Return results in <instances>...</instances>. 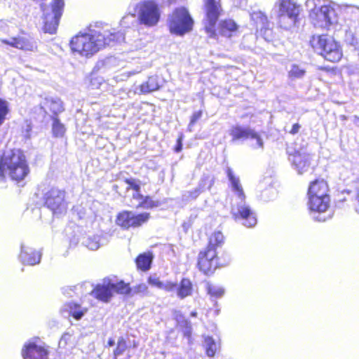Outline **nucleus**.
I'll use <instances>...</instances> for the list:
<instances>
[{
  "label": "nucleus",
  "instance_id": "1",
  "mask_svg": "<svg viewBox=\"0 0 359 359\" xmlns=\"http://www.w3.org/2000/svg\"><path fill=\"white\" fill-rule=\"evenodd\" d=\"M124 40V35L121 32H111L100 28L97 25L89 27L83 32L72 38L70 46L73 52L89 57L99 51L105 46H110L114 42H120Z\"/></svg>",
  "mask_w": 359,
  "mask_h": 359
},
{
  "label": "nucleus",
  "instance_id": "2",
  "mask_svg": "<svg viewBox=\"0 0 359 359\" xmlns=\"http://www.w3.org/2000/svg\"><path fill=\"white\" fill-rule=\"evenodd\" d=\"M29 173V168L23 152L19 149L6 151L0 159V184L4 182L5 175L18 184Z\"/></svg>",
  "mask_w": 359,
  "mask_h": 359
},
{
  "label": "nucleus",
  "instance_id": "3",
  "mask_svg": "<svg viewBox=\"0 0 359 359\" xmlns=\"http://www.w3.org/2000/svg\"><path fill=\"white\" fill-rule=\"evenodd\" d=\"M129 14L121 20V25L126 27L130 18L137 17L138 23L145 27H153L158 25L161 18V10L158 3L154 0H142L135 3L133 0L128 7Z\"/></svg>",
  "mask_w": 359,
  "mask_h": 359
},
{
  "label": "nucleus",
  "instance_id": "4",
  "mask_svg": "<svg viewBox=\"0 0 359 359\" xmlns=\"http://www.w3.org/2000/svg\"><path fill=\"white\" fill-rule=\"evenodd\" d=\"M305 7L315 27L329 29L337 23L336 9H339L338 4L331 0H306Z\"/></svg>",
  "mask_w": 359,
  "mask_h": 359
},
{
  "label": "nucleus",
  "instance_id": "5",
  "mask_svg": "<svg viewBox=\"0 0 359 359\" xmlns=\"http://www.w3.org/2000/svg\"><path fill=\"white\" fill-rule=\"evenodd\" d=\"M300 13L301 6L296 0H276L271 16L279 27L289 30L299 22Z\"/></svg>",
  "mask_w": 359,
  "mask_h": 359
},
{
  "label": "nucleus",
  "instance_id": "6",
  "mask_svg": "<svg viewBox=\"0 0 359 359\" xmlns=\"http://www.w3.org/2000/svg\"><path fill=\"white\" fill-rule=\"evenodd\" d=\"M310 43L314 50L327 61L337 62L342 57L340 46L330 36H313Z\"/></svg>",
  "mask_w": 359,
  "mask_h": 359
},
{
  "label": "nucleus",
  "instance_id": "7",
  "mask_svg": "<svg viewBox=\"0 0 359 359\" xmlns=\"http://www.w3.org/2000/svg\"><path fill=\"white\" fill-rule=\"evenodd\" d=\"M245 198V195L232 198L231 214L236 222L247 228H252L257 224V217L255 212L246 203Z\"/></svg>",
  "mask_w": 359,
  "mask_h": 359
},
{
  "label": "nucleus",
  "instance_id": "8",
  "mask_svg": "<svg viewBox=\"0 0 359 359\" xmlns=\"http://www.w3.org/2000/svg\"><path fill=\"white\" fill-rule=\"evenodd\" d=\"M167 24L171 34L184 36L192 30L194 20L186 8L179 7L168 16Z\"/></svg>",
  "mask_w": 359,
  "mask_h": 359
},
{
  "label": "nucleus",
  "instance_id": "9",
  "mask_svg": "<svg viewBox=\"0 0 359 359\" xmlns=\"http://www.w3.org/2000/svg\"><path fill=\"white\" fill-rule=\"evenodd\" d=\"M229 135L232 137V142L249 141V145L254 149H263L264 140L261 135L250 126H243L239 124L233 126L229 130Z\"/></svg>",
  "mask_w": 359,
  "mask_h": 359
},
{
  "label": "nucleus",
  "instance_id": "10",
  "mask_svg": "<svg viewBox=\"0 0 359 359\" xmlns=\"http://www.w3.org/2000/svg\"><path fill=\"white\" fill-rule=\"evenodd\" d=\"M64 6V0H54L50 6H41L44 32L50 34L55 33L63 13Z\"/></svg>",
  "mask_w": 359,
  "mask_h": 359
},
{
  "label": "nucleus",
  "instance_id": "11",
  "mask_svg": "<svg viewBox=\"0 0 359 359\" xmlns=\"http://www.w3.org/2000/svg\"><path fill=\"white\" fill-rule=\"evenodd\" d=\"M205 13V29L210 36L215 35V25L222 11L220 0H203Z\"/></svg>",
  "mask_w": 359,
  "mask_h": 359
},
{
  "label": "nucleus",
  "instance_id": "12",
  "mask_svg": "<svg viewBox=\"0 0 359 359\" xmlns=\"http://www.w3.org/2000/svg\"><path fill=\"white\" fill-rule=\"evenodd\" d=\"M65 198L64 190L53 187L43 195L44 205L53 212V215H62L67 208V203Z\"/></svg>",
  "mask_w": 359,
  "mask_h": 359
},
{
  "label": "nucleus",
  "instance_id": "13",
  "mask_svg": "<svg viewBox=\"0 0 359 359\" xmlns=\"http://www.w3.org/2000/svg\"><path fill=\"white\" fill-rule=\"evenodd\" d=\"M150 215L147 212L136 215L131 211H123L118 215L116 224L126 229L130 227L136 228L146 223Z\"/></svg>",
  "mask_w": 359,
  "mask_h": 359
},
{
  "label": "nucleus",
  "instance_id": "14",
  "mask_svg": "<svg viewBox=\"0 0 359 359\" xmlns=\"http://www.w3.org/2000/svg\"><path fill=\"white\" fill-rule=\"evenodd\" d=\"M316 198L318 200L313 199V203H311V197L308 196L307 205L309 210L311 214H313V217L315 220L325 222L326 217L321 215V213H324L328 209L330 202V196H316Z\"/></svg>",
  "mask_w": 359,
  "mask_h": 359
},
{
  "label": "nucleus",
  "instance_id": "15",
  "mask_svg": "<svg viewBox=\"0 0 359 359\" xmlns=\"http://www.w3.org/2000/svg\"><path fill=\"white\" fill-rule=\"evenodd\" d=\"M198 266L204 273H212L217 266V252L207 248L201 251L198 255Z\"/></svg>",
  "mask_w": 359,
  "mask_h": 359
},
{
  "label": "nucleus",
  "instance_id": "16",
  "mask_svg": "<svg viewBox=\"0 0 359 359\" xmlns=\"http://www.w3.org/2000/svg\"><path fill=\"white\" fill-rule=\"evenodd\" d=\"M289 160L292 162L293 167L302 174L309 169L311 164V156L304 150L295 151L293 154L289 153Z\"/></svg>",
  "mask_w": 359,
  "mask_h": 359
},
{
  "label": "nucleus",
  "instance_id": "17",
  "mask_svg": "<svg viewBox=\"0 0 359 359\" xmlns=\"http://www.w3.org/2000/svg\"><path fill=\"white\" fill-rule=\"evenodd\" d=\"M22 355L23 359H48V351L34 342H29L24 345Z\"/></svg>",
  "mask_w": 359,
  "mask_h": 359
},
{
  "label": "nucleus",
  "instance_id": "18",
  "mask_svg": "<svg viewBox=\"0 0 359 359\" xmlns=\"http://www.w3.org/2000/svg\"><path fill=\"white\" fill-rule=\"evenodd\" d=\"M41 258V253L39 251H36L32 248L24 244L21 245L19 259L23 264L30 266L36 265L40 262Z\"/></svg>",
  "mask_w": 359,
  "mask_h": 359
},
{
  "label": "nucleus",
  "instance_id": "19",
  "mask_svg": "<svg viewBox=\"0 0 359 359\" xmlns=\"http://www.w3.org/2000/svg\"><path fill=\"white\" fill-rule=\"evenodd\" d=\"M327 192L328 187L326 182L323 180H317L310 184L307 195L311 197V203H313V199L318 200L316 196H330Z\"/></svg>",
  "mask_w": 359,
  "mask_h": 359
},
{
  "label": "nucleus",
  "instance_id": "20",
  "mask_svg": "<svg viewBox=\"0 0 359 359\" xmlns=\"http://www.w3.org/2000/svg\"><path fill=\"white\" fill-rule=\"evenodd\" d=\"M41 108L45 113L46 109L48 108L53 112V116H56L64 111L62 102L57 97L46 96L40 102Z\"/></svg>",
  "mask_w": 359,
  "mask_h": 359
},
{
  "label": "nucleus",
  "instance_id": "21",
  "mask_svg": "<svg viewBox=\"0 0 359 359\" xmlns=\"http://www.w3.org/2000/svg\"><path fill=\"white\" fill-rule=\"evenodd\" d=\"M0 40L4 44L21 50H30L33 48V45L29 41L23 36L0 39Z\"/></svg>",
  "mask_w": 359,
  "mask_h": 359
},
{
  "label": "nucleus",
  "instance_id": "22",
  "mask_svg": "<svg viewBox=\"0 0 359 359\" xmlns=\"http://www.w3.org/2000/svg\"><path fill=\"white\" fill-rule=\"evenodd\" d=\"M226 174L230 182L231 190L234 194L233 197L244 196L245 193L241 184L240 179L235 175L233 170L230 167L226 168Z\"/></svg>",
  "mask_w": 359,
  "mask_h": 359
},
{
  "label": "nucleus",
  "instance_id": "23",
  "mask_svg": "<svg viewBox=\"0 0 359 359\" xmlns=\"http://www.w3.org/2000/svg\"><path fill=\"white\" fill-rule=\"evenodd\" d=\"M91 294L96 299L104 302H108L113 295L110 283H108L107 285H97L92 291Z\"/></svg>",
  "mask_w": 359,
  "mask_h": 359
},
{
  "label": "nucleus",
  "instance_id": "24",
  "mask_svg": "<svg viewBox=\"0 0 359 359\" xmlns=\"http://www.w3.org/2000/svg\"><path fill=\"white\" fill-rule=\"evenodd\" d=\"M161 81L157 75L151 76L147 81L140 86V92L142 94H148L156 91L161 87Z\"/></svg>",
  "mask_w": 359,
  "mask_h": 359
},
{
  "label": "nucleus",
  "instance_id": "25",
  "mask_svg": "<svg viewBox=\"0 0 359 359\" xmlns=\"http://www.w3.org/2000/svg\"><path fill=\"white\" fill-rule=\"evenodd\" d=\"M238 25L231 19L220 21L218 27L219 33L225 37H231L236 32Z\"/></svg>",
  "mask_w": 359,
  "mask_h": 359
},
{
  "label": "nucleus",
  "instance_id": "26",
  "mask_svg": "<svg viewBox=\"0 0 359 359\" xmlns=\"http://www.w3.org/2000/svg\"><path fill=\"white\" fill-rule=\"evenodd\" d=\"M193 285L191 280L184 278L179 285L177 284L176 292L178 298L183 299L192 294Z\"/></svg>",
  "mask_w": 359,
  "mask_h": 359
},
{
  "label": "nucleus",
  "instance_id": "27",
  "mask_svg": "<svg viewBox=\"0 0 359 359\" xmlns=\"http://www.w3.org/2000/svg\"><path fill=\"white\" fill-rule=\"evenodd\" d=\"M69 314L76 320H80L87 312V309L74 302H69L65 306Z\"/></svg>",
  "mask_w": 359,
  "mask_h": 359
},
{
  "label": "nucleus",
  "instance_id": "28",
  "mask_svg": "<svg viewBox=\"0 0 359 359\" xmlns=\"http://www.w3.org/2000/svg\"><path fill=\"white\" fill-rule=\"evenodd\" d=\"M250 18L257 26L261 29L266 28L269 25V21L266 13L261 11H255L250 13Z\"/></svg>",
  "mask_w": 359,
  "mask_h": 359
},
{
  "label": "nucleus",
  "instance_id": "29",
  "mask_svg": "<svg viewBox=\"0 0 359 359\" xmlns=\"http://www.w3.org/2000/svg\"><path fill=\"white\" fill-rule=\"evenodd\" d=\"M339 9L343 12L346 17L359 22V7L353 5L339 4Z\"/></svg>",
  "mask_w": 359,
  "mask_h": 359
},
{
  "label": "nucleus",
  "instance_id": "30",
  "mask_svg": "<svg viewBox=\"0 0 359 359\" xmlns=\"http://www.w3.org/2000/svg\"><path fill=\"white\" fill-rule=\"evenodd\" d=\"M81 243L83 246L86 247L90 250H96L101 245L100 237L97 235L83 237Z\"/></svg>",
  "mask_w": 359,
  "mask_h": 359
},
{
  "label": "nucleus",
  "instance_id": "31",
  "mask_svg": "<svg viewBox=\"0 0 359 359\" xmlns=\"http://www.w3.org/2000/svg\"><path fill=\"white\" fill-rule=\"evenodd\" d=\"M52 132L53 135L55 137H62L66 132V128L63 123L56 116H52Z\"/></svg>",
  "mask_w": 359,
  "mask_h": 359
},
{
  "label": "nucleus",
  "instance_id": "32",
  "mask_svg": "<svg viewBox=\"0 0 359 359\" xmlns=\"http://www.w3.org/2000/svg\"><path fill=\"white\" fill-rule=\"evenodd\" d=\"M306 69L302 66L297 64H292L288 71V77L291 80L301 79L306 74Z\"/></svg>",
  "mask_w": 359,
  "mask_h": 359
},
{
  "label": "nucleus",
  "instance_id": "33",
  "mask_svg": "<svg viewBox=\"0 0 359 359\" xmlns=\"http://www.w3.org/2000/svg\"><path fill=\"white\" fill-rule=\"evenodd\" d=\"M224 243V236L221 231L214 232L209 238V243L207 247L208 250L216 251L217 248L220 247Z\"/></svg>",
  "mask_w": 359,
  "mask_h": 359
},
{
  "label": "nucleus",
  "instance_id": "34",
  "mask_svg": "<svg viewBox=\"0 0 359 359\" xmlns=\"http://www.w3.org/2000/svg\"><path fill=\"white\" fill-rule=\"evenodd\" d=\"M152 261V256L150 254H141L136 259V264L138 268L142 271L150 269Z\"/></svg>",
  "mask_w": 359,
  "mask_h": 359
},
{
  "label": "nucleus",
  "instance_id": "35",
  "mask_svg": "<svg viewBox=\"0 0 359 359\" xmlns=\"http://www.w3.org/2000/svg\"><path fill=\"white\" fill-rule=\"evenodd\" d=\"M110 283V287L113 292H116L121 294H130L131 293V287L129 284L126 283L124 281L121 280L118 283Z\"/></svg>",
  "mask_w": 359,
  "mask_h": 359
},
{
  "label": "nucleus",
  "instance_id": "36",
  "mask_svg": "<svg viewBox=\"0 0 359 359\" xmlns=\"http://www.w3.org/2000/svg\"><path fill=\"white\" fill-rule=\"evenodd\" d=\"M176 320L178 326L182 328L184 336L189 337L191 334V326L190 321L186 319L181 314L176 316Z\"/></svg>",
  "mask_w": 359,
  "mask_h": 359
},
{
  "label": "nucleus",
  "instance_id": "37",
  "mask_svg": "<svg viewBox=\"0 0 359 359\" xmlns=\"http://www.w3.org/2000/svg\"><path fill=\"white\" fill-rule=\"evenodd\" d=\"M206 290L208 294L215 298H220L224 294V290L222 287L209 283L206 284Z\"/></svg>",
  "mask_w": 359,
  "mask_h": 359
},
{
  "label": "nucleus",
  "instance_id": "38",
  "mask_svg": "<svg viewBox=\"0 0 359 359\" xmlns=\"http://www.w3.org/2000/svg\"><path fill=\"white\" fill-rule=\"evenodd\" d=\"M204 346L206 350V353L209 357L215 355L217 350V344L211 337H205Z\"/></svg>",
  "mask_w": 359,
  "mask_h": 359
},
{
  "label": "nucleus",
  "instance_id": "39",
  "mask_svg": "<svg viewBox=\"0 0 359 359\" xmlns=\"http://www.w3.org/2000/svg\"><path fill=\"white\" fill-rule=\"evenodd\" d=\"M128 346L126 341L123 337H120L117 341L116 348L114 351V358L117 359V358L123 354V353L127 349Z\"/></svg>",
  "mask_w": 359,
  "mask_h": 359
},
{
  "label": "nucleus",
  "instance_id": "40",
  "mask_svg": "<svg viewBox=\"0 0 359 359\" xmlns=\"http://www.w3.org/2000/svg\"><path fill=\"white\" fill-rule=\"evenodd\" d=\"M158 205V202L153 201L149 196H144L142 198V201H140L137 205H136V208H142L144 209H149L154 207H157Z\"/></svg>",
  "mask_w": 359,
  "mask_h": 359
},
{
  "label": "nucleus",
  "instance_id": "41",
  "mask_svg": "<svg viewBox=\"0 0 359 359\" xmlns=\"http://www.w3.org/2000/svg\"><path fill=\"white\" fill-rule=\"evenodd\" d=\"M201 193V190L200 187H196L193 191H185L182 194V200L189 201L192 199H196Z\"/></svg>",
  "mask_w": 359,
  "mask_h": 359
},
{
  "label": "nucleus",
  "instance_id": "42",
  "mask_svg": "<svg viewBox=\"0 0 359 359\" xmlns=\"http://www.w3.org/2000/svg\"><path fill=\"white\" fill-rule=\"evenodd\" d=\"M148 293V287L146 284L142 283L131 287L132 294H141L145 295Z\"/></svg>",
  "mask_w": 359,
  "mask_h": 359
},
{
  "label": "nucleus",
  "instance_id": "43",
  "mask_svg": "<svg viewBox=\"0 0 359 359\" xmlns=\"http://www.w3.org/2000/svg\"><path fill=\"white\" fill-rule=\"evenodd\" d=\"M7 113L8 102L4 100L0 99V125L3 123Z\"/></svg>",
  "mask_w": 359,
  "mask_h": 359
},
{
  "label": "nucleus",
  "instance_id": "44",
  "mask_svg": "<svg viewBox=\"0 0 359 359\" xmlns=\"http://www.w3.org/2000/svg\"><path fill=\"white\" fill-rule=\"evenodd\" d=\"M126 183L128 184L127 189H132L134 191H140V181L134 178L126 180Z\"/></svg>",
  "mask_w": 359,
  "mask_h": 359
},
{
  "label": "nucleus",
  "instance_id": "45",
  "mask_svg": "<svg viewBox=\"0 0 359 359\" xmlns=\"http://www.w3.org/2000/svg\"><path fill=\"white\" fill-rule=\"evenodd\" d=\"M276 195V191L273 188H269L264 190L262 194L261 197L264 201H269L271 198H274Z\"/></svg>",
  "mask_w": 359,
  "mask_h": 359
},
{
  "label": "nucleus",
  "instance_id": "46",
  "mask_svg": "<svg viewBox=\"0 0 359 359\" xmlns=\"http://www.w3.org/2000/svg\"><path fill=\"white\" fill-rule=\"evenodd\" d=\"M176 288H177L176 283H173L171 281H166V282H163V287H162L161 290H164L166 292H170L176 291Z\"/></svg>",
  "mask_w": 359,
  "mask_h": 359
},
{
  "label": "nucleus",
  "instance_id": "47",
  "mask_svg": "<svg viewBox=\"0 0 359 359\" xmlns=\"http://www.w3.org/2000/svg\"><path fill=\"white\" fill-rule=\"evenodd\" d=\"M148 283L154 287H156L159 289H161L163 287V282L160 280V279L155 276H150L148 279Z\"/></svg>",
  "mask_w": 359,
  "mask_h": 359
},
{
  "label": "nucleus",
  "instance_id": "48",
  "mask_svg": "<svg viewBox=\"0 0 359 359\" xmlns=\"http://www.w3.org/2000/svg\"><path fill=\"white\" fill-rule=\"evenodd\" d=\"M233 5L237 8H245L247 6L248 0H231Z\"/></svg>",
  "mask_w": 359,
  "mask_h": 359
},
{
  "label": "nucleus",
  "instance_id": "49",
  "mask_svg": "<svg viewBox=\"0 0 359 359\" xmlns=\"http://www.w3.org/2000/svg\"><path fill=\"white\" fill-rule=\"evenodd\" d=\"M202 116V111L199 110L197 111H195L193 115L191 117V123L195 124V123L201 118Z\"/></svg>",
  "mask_w": 359,
  "mask_h": 359
},
{
  "label": "nucleus",
  "instance_id": "50",
  "mask_svg": "<svg viewBox=\"0 0 359 359\" xmlns=\"http://www.w3.org/2000/svg\"><path fill=\"white\" fill-rule=\"evenodd\" d=\"M182 140H183V135L180 134L177 140V144L175 146V150L176 152H180L182 149Z\"/></svg>",
  "mask_w": 359,
  "mask_h": 359
},
{
  "label": "nucleus",
  "instance_id": "51",
  "mask_svg": "<svg viewBox=\"0 0 359 359\" xmlns=\"http://www.w3.org/2000/svg\"><path fill=\"white\" fill-rule=\"evenodd\" d=\"M300 128L301 126L299 123H294L292 126L291 130L289 131V133L292 135H295L299 132Z\"/></svg>",
  "mask_w": 359,
  "mask_h": 359
},
{
  "label": "nucleus",
  "instance_id": "52",
  "mask_svg": "<svg viewBox=\"0 0 359 359\" xmlns=\"http://www.w3.org/2000/svg\"><path fill=\"white\" fill-rule=\"evenodd\" d=\"M144 196L140 194V191H135V193L133 194V199H136L137 201H141Z\"/></svg>",
  "mask_w": 359,
  "mask_h": 359
},
{
  "label": "nucleus",
  "instance_id": "53",
  "mask_svg": "<svg viewBox=\"0 0 359 359\" xmlns=\"http://www.w3.org/2000/svg\"><path fill=\"white\" fill-rule=\"evenodd\" d=\"M356 196L355 199L358 203V206L356 208V212L359 214V180L356 182Z\"/></svg>",
  "mask_w": 359,
  "mask_h": 359
},
{
  "label": "nucleus",
  "instance_id": "54",
  "mask_svg": "<svg viewBox=\"0 0 359 359\" xmlns=\"http://www.w3.org/2000/svg\"><path fill=\"white\" fill-rule=\"evenodd\" d=\"M107 344H108V346H114V344H115V341H114V339H111H111H109L108 340Z\"/></svg>",
  "mask_w": 359,
  "mask_h": 359
},
{
  "label": "nucleus",
  "instance_id": "55",
  "mask_svg": "<svg viewBox=\"0 0 359 359\" xmlns=\"http://www.w3.org/2000/svg\"><path fill=\"white\" fill-rule=\"evenodd\" d=\"M194 124H191V121L189 122V125H188V130L189 132H191L192 131V128L194 126Z\"/></svg>",
  "mask_w": 359,
  "mask_h": 359
},
{
  "label": "nucleus",
  "instance_id": "56",
  "mask_svg": "<svg viewBox=\"0 0 359 359\" xmlns=\"http://www.w3.org/2000/svg\"><path fill=\"white\" fill-rule=\"evenodd\" d=\"M4 22H0V28L3 29H4V31L7 32L8 30H6V29H5V27H4Z\"/></svg>",
  "mask_w": 359,
  "mask_h": 359
},
{
  "label": "nucleus",
  "instance_id": "57",
  "mask_svg": "<svg viewBox=\"0 0 359 359\" xmlns=\"http://www.w3.org/2000/svg\"><path fill=\"white\" fill-rule=\"evenodd\" d=\"M191 316L192 317H196V316H197V313H196V311H192V312L191 313Z\"/></svg>",
  "mask_w": 359,
  "mask_h": 359
},
{
  "label": "nucleus",
  "instance_id": "58",
  "mask_svg": "<svg viewBox=\"0 0 359 359\" xmlns=\"http://www.w3.org/2000/svg\"><path fill=\"white\" fill-rule=\"evenodd\" d=\"M31 129L30 126L28 125L27 128V133L29 132V130Z\"/></svg>",
  "mask_w": 359,
  "mask_h": 359
}]
</instances>
